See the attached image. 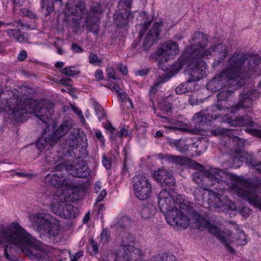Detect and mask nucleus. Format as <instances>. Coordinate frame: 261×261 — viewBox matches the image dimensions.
<instances>
[{
  "label": "nucleus",
  "mask_w": 261,
  "mask_h": 261,
  "mask_svg": "<svg viewBox=\"0 0 261 261\" xmlns=\"http://www.w3.org/2000/svg\"><path fill=\"white\" fill-rule=\"evenodd\" d=\"M8 243L19 248L31 259L52 261L51 254L42 251L40 242L32 237L18 223L0 225V244Z\"/></svg>",
  "instance_id": "nucleus-1"
},
{
  "label": "nucleus",
  "mask_w": 261,
  "mask_h": 261,
  "mask_svg": "<svg viewBox=\"0 0 261 261\" xmlns=\"http://www.w3.org/2000/svg\"><path fill=\"white\" fill-rule=\"evenodd\" d=\"M193 179L195 182L201 186L213 190H219L222 192L224 186L223 183L229 186L238 195L243 196L248 199L249 201L255 205L258 203L253 200L252 198L248 197L245 190L242 188H247L248 185L241 180V178L233 174L224 172L218 168H212L205 171L204 173L196 171L192 175Z\"/></svg>",
  "instance_id": "nucleus-2"
},
{
  "label": "nucleus",
  "mask_w": 261,
  "mask_h": 261,
  "mask_svg": "<svg viewBox=\"0 0 261 261\" xmlns=\"http://www.w3.org/2000/svg\"><path fill=\"white\" fill-rule=\"evenodd\" d=\"M161 211L165 214L167 222L171 225H179L186 228L189 225V218L185 214L191 207V202L185 200L181 195L174 197L169 191L164 189L158 197Z\"/></svg>",
  "instance_id": "nucleus-3"
},
{
  "label": "nucleus",
  "mask_w": 261,
  "mask_h": 261,
  "mask_svg": "<svg viewBox=\"0 0 261 261\" xmlns=\"http://www.w3.org/2000/svg\"><path fill=\"white\" fill-rule=\"evenodd\" d=\"M46 106L38 110L36 108V102L32 99H22L16 93H12V96L6 101V106L12 111V115L16 121H25L27 115L34 113L35 116L45 124L49 123L54 112L53 104L49 101L45 102Z\"/></svg>",
  "instance_id": "nucleus-4"
},
{
  "label": "nucleus",
  "mask_w": 261,
  "mask_h": 261,
  "mask_svg": "<svg viewBox=\"0 0 261 261\" xmlns=\"http://www.w3.org/2000/svg\"><path fill=\"white\" fill-rule=\"evenodd\" d=\"M247 54L244 53H234L227 61L226 69L224 70L239 82L240 85L243 86L245 83V77L250 75L248 73L249 67L247 64Z\"/></svg>",
  "instance_id": "nucleus-5"
},
{
  "label": "nucleus",
  "mask_w": 261,
  "mask_h": 261,
  "mask_svg": "<svg viewBox=\"0 0 261 261\" xmlns=\"http://www.w3.org/2000/svg\"><path fill=\"white\" fill-rule=\"evenodd\" d=\"M189 42L190 46L187 49L184 55L186 57L207 58L208 55H211L210 49L205 50L208 42V37L203 32H194L192 34Z\"/></svg>",
  "instance_id": "nucleus-6"
},
{
  "label": "nucleus",
  "mask_w": 261,
  "mask_h": 261,
  "mask_svg": "<svg viewBox=\"0 0 261 261\" xmlns=\"http://www.w3.org/2000/svg\"><path fill=\"white\" fill-rule=\"evenodd\" d=\"M240 85L239 82L232 77L224 70L212 78L206 84L207 89L213 92H217L222 89L232 88L237 90Z\"/></svg>",
  "instance_id": "nucleus-7"
},
{
  "label": "nucleus",
  "mask_w": 261,
  "mask_h": 261,
  "mask_svg": "<svg viewBox=\"0 0 261 261\" xmlns=\"http://www.w3.org/2000/svg\"><path fill=\"white\" fill-rule=\"evenodd\" d=\"M38 227L49 237L59 234L60 229L59 221L48 213H41L35 218Z\"/></svg>",
  "instance_id": "nucleus-8"
},
{
  "label": "nucleus",
  "mask_w": 261,
  "mask_h": 261,
  "mask_svg": "<svg viewBox=\"0 0 261 261\" xmlns=\"http://www.w3.org/2000/svg\"><path fill=\"white\" fill-rule=\"evenodd\" d=\"M132 188L136 197L145 200L150 197L152 187L148 178L144 175H137L132 179Z\"/></svg>",
  "instance_id": "nucleus-9"
},
{
  "label": "nucleus",
  "mask_w": 261,
  "mask_h": 261,
  "mask_svg": "<svg viewBox=\"0 0 261 261\" xmlns=\"http://www.w3.org/2000/svg\"><path fill=\"white\" fill-rule=\"evenodd\" d=\"M55 168L58 171L65 169L72 176L76 177L87 178L90 174V170L83 160H77L70 165L60 163L56 165Z\"/></svg>",
  "instance_id": "nucleus-10"
},
{
  "label": "nucleus",
  "mask_w": 261,
  "mask_h": 261,
  "mask_svg": "<svg viewBox=\"0 0 261 261\" xmlns=\"http://www.w3.org/2000/svg\"><path fill=\"white\" fill-rule=\"evenodd\" d=\"M211 133L215 135H224L228 137V143L231 144L235 153H241L244 147V140L238 137L241 131L238 129H228L218 127L211 130Z\"/></svg>",
  "instance_id": "nucleus-11"
},
{
  "label": "nucleus",
  "mask_w": 261,
  "mask_h": 261,
  "mask_svg": "<svg viewBox=\"0 0 261 261\" xmlns=\"http://www.w3.org/2000/svg\"><path fill=\"white\" fill-rule=\"evenodd\" d=\"M184 56L189 63L186 70L190 74L189 79L193 82H196L202 79L205 74L206 68V65L202 59L206 58H191L186 57V55Z\"/></svg>",
  "instance_id": "nucleus-12"
},
{
  "label": "nucleus",
  "mask_w": 261,
  "mask_h": 261,
  "mask_svg": "<svg viewBox=\"0 0 261 261\" xmlns=\"http://www.w3.org/2000/svg\"><path fill=\"white\" fill-rule=\"evenodd\" d=\"M45 182L56 188L66 187L80 192L84 190L83 185L72 184L69 178H66L61 172H53L47 174L44 179Z\"/></svg>",
  "instance_id": "nucleus-13"
},
{
  "label": "nucleus",
  "mask_w": 261,
  "mask_h": 261,
  "mask_svg": "<svg viewBox=\"0 0 261 261\" xmlns=\"http://www.w3.org/2000/svg\"><path fill=\"white\" fill-rule=\"evenodd\" d=\"M115 261H137L141 259V252L129 244H121L116 251Z\"/></svg>",
  "instance_id": "nucleus-14"
},
{
  "label": "nucleus",
  "mask_w": 261,
  "mask_h": 261,
  "mask_svg": "<svg viewBox=\"0 0 261 261\" xmlns=\"http://www.w3.org/2000/svg\"><path fill=\"white\" fill-rule=\"evenodd\" d=\"M194 217L196 220V222L200 226L206 228L210 233L216 236L219 240L224 245L229 252L231 253L234 252V249L227 243L226 238L224 233L217 226L211 224L210 222L195 212L194 214Z\"/></svg>",
  "instance_id": "nucleus-15"
},
{
  "label": "nucleus",
  "mask_w": 261,
  "mask_h": 261,
  "mask_svg": "<svg viewBox=\"0 0 261 261\" xmlns=\"http://www.w3.org/2000/svg\"><path fill=\"white\" fill-rule=\"evenodd\" d=\"M259 95V91L255 89L244 90L239 95L238 104L232 108L231 111L234 112L236 111L240 110L241 108L244 109L250 108Z\"/></svg>",
  "instance_id": "nucleus-16"
},
{
  "label": "nucleus",
  "mask_w": 261,
  "mask_h": 261,
  "mask_svg": "<svg viewBox=\"0 0 261 261\" xmlns=\"http://www.w3.org/2000/svg\"><path fill=\"white\" fill-rule=\"evenodd\" d=\"M104 10L103 7L99 3L92 2L90 5L84 20L85 24L89 28L90 30L93 31V28L97 25Z\"/></svg>",
  "instance_id": "nucleus-17"
},
{
  "label": "nucleus",
  "mask_w": 261,
  "mask_h": 261,
  "mask_svg": "<svg viewBox=\"0 0 261 261\" xmlns=\"http://www.w3.org/2000/svg\"><path fill=\"white\" fill-rule=\"evenodd\" d=\"M231 89V90H223L217 93V101L216 103L211 106V110L214 113L217 110L219 112L217 113H221L222 115L221 112L222 111L227 110L229 109V105L227 104V101L232 96L234 90Z\"/></svg>",
  "instance_id": "nucleus-18"
},
{
  "label": "nucleus",
  "mask_w": 261,
  "mask_h": 261,
  "mask_svg": "<svg viewBox=\"0 0 261 261\" xmlns=\"http://www.w3.org/2000/svg\"><path fill=\"white\" fill-rule=\"evenodd\" d=\"M224 189V188L222 192L219 190H213L212 194L208 199L210 207L216 212L227 213L230 208L229 205L224 202L219 197L220 195L223 194Z\"/></svg>",
  "instance_id": "nucleus-19"
},
{
  "label": "nucleus",
  "mask_w": 261,
  "mask_h": 261,
  "mask_svg": "<svg viewBox=\"0 0 261 261\" xmlns=\"http://www.w3.org/2000/svg\"><path fill=\"white\" fill-rule=\"evenodd\" d=\"M241 180L246 182L248 185V187H247V188H244V187H242V189L245 190V191L246 192V193L248 194V197L252 198V199H253L255 202L258 203V205H255L251 203L249 201L248 199L247 198L244 197L243 196H241L240 195L238 196L242 198L247 200L251 205L254 206L255 207L261 209V195L260 194V193L261 192V182L255 186L242 178H241Z\"/></svg>",
  "instance_id": "nucleus-20"
},
{
  "label": "nucleus",
  "mask_w": 261,
  "mask_h": 261,
  "mask_svg": "<svg viewBox=\"0 0 261 261\" xmlns=\"http://www.w3.org/2000/svg\"><path fill=\"white\" fill-rule=\"evenodd\" d=\"M68 13H70L75 17L86 18L87 10L83 0H69L66 4Z\"/></svg>",
  "instance_id": "nucleus-21"
},
{
  "label": "nucleus",
  "mask_w": 261,
  "mask_h": 261,
  "mask_svg": "<svg viewBox=\"0 0 261 261\" xmlns=\"http://www.w3.org/2000/svg\"><path fill=\"white\" fill-rule=\"evenodd\" d=\"M85 141H86V137L83 133L81 134L79 129L73 128L70 131L68 138L65 142L66 145L68 146L71 150L80 146L83 147L87 144Z\"/></svg>",
  "instance_id": "nucleus-22"
},
{
  "label": "nucleus",
  "mask_w": 261,
  "mask_h": 261,
  "mask_svg": "<svg viewBox=\"0 0 261 261\" xmlns=\"http://www.w3.org/2000/svg\"><path fill=\"white\" fill-rule=\"evenodd\" d=\"M164 159L170 163L179 166H187L191 168L199 169L202 166L199 163L186 156L175 155L171 154H166Z\"/></svg>",
  "instance_id": "nucleus-23"
},
{
  "label": "nucleus",
  "mask_w": 261,
  "mask_h": 261,
  "mask_svg": "<svg viewBox=\"0 0 261 261\" xmlns=\"http://www.w3.org/2000/svg\"><path fill=\"white\" fill-rule=\"evenodd\" d=\"M178 53L179 48L177 43L171 40L163 44L156 51V54L159 56H163L165 61H168V59L165 57L166 55H174Z\"/></svg>",
  "instance_id": "nucleus-24"
},
{
  "label": "nucleus",
  "mask_w": 261,
  "mask_h": 261,
  "mask_svg": "<svg viewBox=\"0 0 261 261\" xmlns=\"http://www.w3.org/2000/svg\"><path fill=\"white\" fill-rule=\"evenodd\" d=\"M162 25L161 22H156L153 24L151 30L147 33L144 40L143 48L147 50L154 43L155 39L160 34V28Z\"/></svg>",
  "instance_id": "nucleus-25"
},
{
  "label": "nucleus",
  "mask_w": 261,
  "mask_h": 261,
  "mask_svg": "<svg viewBox=\"0 0 261 261\" xmlns=\"http://www.w3.org/2000/svg\"><path fill=\"white\" fill-rule=\"evenodd\" d=\"M221 116V113L211 114L210 116L209 112L206 113L202 111L199 113H196L193 116V119L195 121L196 125H197L199 128L202 129V127H201V126L203 125L204 123H205L207 121H210L212 119H216Z\"/></svg>",
  "instance_id": "nucleus-26"
},
{
  "label": "nucleus",
  "mask_w": 261,
  "mask_h": 261,
  "mask_svg": "<svg viewBox=\"0 0 261 261\" xmlns=\"http://www.w3.org/2000/svg\"><path fill=\"white\" fill-rule=\"evenodd\" d=\"M224 122L228 124L230 126H255V122L252 120V119L248 115L240 116L233 119L231 117H227L224 120Z\"/></svg>",
  "instance_id": "nucleus-27"
},
{
  "label": "nucleus",
  "mask_w": 261,
  "mask_h": 261,
  "mask_svg": "<svg viewBox=\"0 0 261 261\" xmlns=\"http://www.w3.org/2000/svg\"><path fill=\"white\" fill-rule=\"evenodd\" d=\"M50 128L53 129V125H47L46 128L43 130V132L41 138L36 143V146L38 149L41 150L44 149L48 143H50L51 145H53L56 142L55 140H53L52 136L50 133Z\"/></svg>",
  "instance_id": "nucleus-28"
},
{
  "label": "nucleus",
  "mask_w": 261,
  "mask_h": 261,
  "mask_svg": "<svg viewBox=\"0 0 261 261\" xmlns=\"http://www.w3.org/2000/svg\"><path fill=\"white\" fill-rule=\"evenodd\" d=\"M53 125V129L50 128V133L52 136L53 140L57 142V140L64 136L72 127V124L70 121H64L60 126L56 129H55L54 124H50Z\"/></svg>",
  "instance_id": "nucleus-29"
},
{
  "label": "nucleus",
  "mask_w": 261,
  "mask_h": 261,
  "mask_svg": "<svg viewBox=\"0 0 261 261\" xmlns=\"http://www.w3.org/2000/svg\"><path fill=\"white\" fill-rule=\"evenodd\" d=\"M211 51V55L212 54V51L219 55H222V56L218 60H215L213 63L214 66H218L220 63L223 62L226 57L228 55V50L227 46L222 44H218L212 46L211 48L209 49Z\"/></svg>",
  "instance_id": "nucleus-30"
},
{
  "label": "nucleus",
  "mask_w": 261,
  "mask_h": 261,
  "mask_svg": "<svg viewBox=\"0 0 261 261\" xmlns=\"http://www.w3.org/2000/svg\"><path fill=\"white\" fill-rule=\"evenodd\" d=\"M133 18V15L118 10H116L114 15V21L119 28L123 27L124 24H126L129 19Z\"/></svg>",
  "instance_id": "nucleus-31"
},
{
  "label": "nucleus",
  "mask_w": 261,
  "mask_h": 261,
  "mask_svg": "<svg viewBox=\"0 0 261 261\" xmlns=\"http://www.w3.org/2000/svg\"><path fill=\"white\" fill-rule=\"evenodd\" d=\"M157 116L162 119V121H168L169 125H165L164 127L165 128L172 130L173 132L180 130L182 129V127L183 126V123L182 122L176 119H170L169 118H167L166 117L162 116L159 115H158Z\"/></svg>",
  "instance_id": "nucleus-32"
},
{
  "label": "nucleus",
  "mask_w": 261,
  "mask_h": 261,
  "mask_svg": "<svg viewBox=\"0 0 261 261\" xmlns=\"http://www.w3.org/2000/svg\"><path fill=\"white\" fill-rule=\"evenodd\" d=\"M62 211L61 217L64 219L74 218L79 213V209L76 207L66 203Z\"/></svg>",
  "instance_id": "nucleus-33"
},
{
  "label": "nucleus",
  "mask_w": 261,
  "mask_h": 261,
  "mask_svg": "<svg viewBox=\"0 0 261 261\" xmlns=\"http://www.w3.org/2000/svg\"><path fill=\"white\" fill-rule=\"evenodd\" d=\"M171 146L181 153H185L189 151V144L185 139L174 140L169 142Z\"/></svg>",
  "instance_id": "nucleus-34"
},
{
  "label": "nucleus",
  "mask_w": 261,
  "mask_h": 261,
  "mask_svg": "<svg viewBox=\"0 0 261 261\" xmlns=\"http://www.w3.org/2000/svg\"><path fill=\"white\" fill-rule=\"evenodd\" d=\"M247 64L249 67L248 73H250L254 70L256 66L258 65L261 62V57L258 56H254L252 54H247Z\"/></svg>",
  "instance_id": "nucleus-35"
},
{
  "label": "nucleus",
  "mask_w": 261,
  "mask_h": 261,
  "mask_svg": "<svg viewBox=\"0 0 261 261\" xmlns=\"http://www.w3.org/2000/svg\"><path fill=\"white\" fill-rule=\"evenodd\" d=\"M42 11L44 16H47L54 10V1L62 2V0H41Z\"/></svg>",
  "instance_id": "nucleus-36"
},
{
  "label": "nucleus",
  "mask_w": 261,
  "mask_h": 261,
  "mask_svg": "<svg viewBox=\"0 0 261 261\" xmlns=\"http://www.w3.org/2000/svg\"><path fill=\"white\" fill-rule=\"evenodd\" d=\"M155 208L151 204L143 205L141 208V216L143 219H149L154 215Z\"/></svg>",
  "instance_id": "nucleus-37"
},
{
  "label": "nucleus",
  "mask_w": 261,
  "mask_h": 261,
  "mask_svg": "<svg viewBox=\"0 0 261 261\" xmlns=\"http://www.w3.org/2000/svg\"><path fill=\"white\" fill-rule=\"evenodd\" d=\"M192 82L189 79L185 83L179 85L175 88V92L178 94H185L192 91L193 89Z\"/></svg>",
  "instance_id": "nucleus-38"
},
{
  "label": "nucleus",
  "mask_w": 261,
  "mask_h": 261,
  "mask_svg": "<svg viewBox=\"0 0 261 261\" xmlns=\"http://www.w3.org/2000/svg\"><path fill=\"white\" fill-rule=\"evenodd\" d=\"M130 219L126 216L122 217L115 225L118 231H122L127 229L131 225Z\"/></svg>",
  "instance_id": "nucleus-39"
},
{
  "label": "nucleus",
  "mask_w": 261,
  "mask_h": 261,
  "mask_svg": "<svg viewBox=\"0 0 261 261\" xmlns=\"http://www.w3.org/2000/svg\"><path fill=\"white\" fill-rule=\"evenodd\" d=\"M171 173L166 169H159L153 173V178L161 185Z\"/></svg>",
  "instance_id": "nucleus-40"
},
{
  "label": "nucleus",
  "mask_w": 261,
  "mask_h": 261,
  "mask_svg": "<svg viewBox=\"0 0 261 261\" xmlns=\"http://www.w3.org/2000/svg\"><path fill=\"white\" fill-rule=\"evenodd\" d=\"M169 80V77L167 76L165 72H163L161 76H159L155 83H154L153 87H152L150 91L151 94H155L158 91V88L160 85L166 82Z\"/></svg>",
  "instance_id": "nucleus-41"
},
{
  "label": "nucleus",
  "mask_w": 261,
  "mask_h": 261,
  "mask_svg": "<svg viewBox=\"0 0 261 261\" xmlns=\"http://www.w3.org/2000/svg\"><path fill=\"white\" fill-rule=\"evenodd\" d=\"M211 194V189L210 190V191H209L207 190H205V189H202L201 188H196L193 192V195L195 199L198 201L200 200H204L207 195H208L210 197V195Z\"/></svg>",
  "instance_id": "nucleus-42"
},
{
  "label": "nucleus",
  "mask_w": 261,
  "mask_h": 261,
  "mask_svg": "<svg viewBox=\"0 0 261 261\" xmlns=\"http://www.w3.org/2000/svg\"><path fill=\"white\" fill-rule=\"evenodd\" d=\"M132 0H120L116 10L130 14V9L132 6Z\"/></svg>",
  "instance_id": "nucleus-43"
},
{
  "label": "nucleus",
  "mask_w": 261,
  "mask_h": 261,
  "mask_svg": "<svg viewBox=\"0 0 261 261\" xmlns=\"http://www.w3.org/2000/svg\"><path fill=\"white\" fill-rule=\"evenodd\" d=\"M7 33L10 37L14 38L17 41L23 42L25 40L24 35L21 33L20 30L8 29Z\"/></svg>",
  "instance_id": "nucleus-44"
},
{
  "label": "nucleus",
  "mask_w": 261,
  "mask_h": 261,
  "mask_svg": "<svg viewBox=\"0 0 261 261\" xmlns=\"http://www.w3.org/2000/svg\"><path fill=\"white\" fill-rule=\"evenodd\" d=\"M237 154L230 159L229 168H238L243 164L244 157L241 153H236Z\"/></svg>",
  "instance_id": "nucleus-45"
},
{
  "label": "nucleus",
  "mask_w": 261,
  "mask_h": 261,
  "mask_svg": "<svg viewBox=\"0 0 261 261\" xmlns=\"http://www.w3.org/2000/svg\"><path fill=\"white\" fill-rule=\"evenodd\" d=\"M66 203V202L63 201H53L50 205L51 210L55 214L61 216L62 212V208L64 209Z\"/></svg>",
  "instance_id": "nucleus-46"
},
{
  "label": "nucleus",
  "mask_w": 261,
  "mask_h": 261,
  "mask_svg": "<svg viewBox=\"0 0 261 261\" xmlns=\"http://www.w3.org/2000/svg\"><path fill=\"white\" fill-rule=\"evenodd\" d=\"M153 261H176L175 256L169 253H162L154 256L152 258Z\"/></svg>",
  "instance_id": "nucleus-47"
},
{
  "label": "nucleus",
  "mask_w": 261,
  "mask_h": 261,
  "mask_svg": "<svg viewBox=\"0 0 261 261\" xmlns=\"http://www.w3.org/2000/svg\"><path fill=\"white\" fill-rule=\"evenodd\" d=\"M175 184V180L171 174L170 175L165 181L161 185L163 188H168L169 192H172V190H173V187H174Z\"/></svg>",
  "instance_id": "nucleus-48"
},
{
  "label": "nucleus",
  "mask_w": 261,
  "mask_h": 261,
  "mask_svg": "<svg viewBox=\"0 0 261 261\" xmlns=\"http://www.w3.org/2000/svg\"><path fill=\"white\" fill-rule=\"evenodd\" d=\"M171 97V96L167 97L163 102L160 104V108L165 113L170 112L172 110Z\"/></svg>",
  "instance_id": "nucleus-49"
},
{
  "label": "nucleus",
  "mask_w": 261,
  "mask_h": 261,
  "mask_svg": "<svg viewBox=\"0 0 261 261\" xmlns=\"http://www.w3.org/2000/svg\"><path fill=\"white\" fill-rule=\"evenodd\" d=\"M246 131L251 135L261 138V125L255 123V126L249 129H246Z\"/></svg>",
  "instance_id": "nucleus-50"
},
{
  "label": "nucleus",
  "mask_w": 261,
  "mask_h": 261,
  "mask_svg": "<svg viewBox=\"0 0 261 261\" xmlns=\"http://www.w3.org/2000/svg\"><path fill=\"white\" fill-rule=\"evenodd\" d=\"M94 109L99 120H101L106 116V113L103 108L100 105L95 102L94 103Z\"/></svg>",
  "instance_id": "nucleus-51"
},
{
  "label": "nucleus",
  "mask_w": 261,
  "mask_h": 261,
  "mask_svg": "<svg viewBox=\"0 0 261 261\" xmlns=\"http://www.w3.org/2000/svg\"><path fill=\"white\" fill-rule=\"evenodd\" d=\"M62 73L69 76H72L75 74H77L79 73L80 71L75 69L74 67L69 66L68 67H66L63 68L62 70Z\"/></svg>",
  "instance_id": "nucleus-52"
},
{
  "label": "nucleus",
  "mask_w": 261,
  "mask_h": 261,
  "mask_svg": "<svg viewBox=\"0 0 261 261\" xmlns=\"http://www.w3.org/2000/svg\"><path fill=\"white\" fill-rule=\"evenodd\" d=\"M89 63L93 65H97L101 63V61L99 59L97 55L90 53L89 55Z\"/></svg>",
  "instance_id": "nucleus-53"
},
{
  "label": "nucleus",
  "mask_w": 261,
  "mask_h": 261,
  "mask_svg": "<svg viewBox=\"0 0 261 261\" xmlns=\"http://www.w3.org/2000/svg\"><path fill=\"white\" fill-rule=\"evenodd\" d=\"M134 237L133 234L124 232V236H122V244H128L134 241Z\"/></svg>",
  "instance_id": "nucleus-54"
},
{
  "label": "nucleus",
  "mask_w": 261,
  "mask_h": 261,
  "mask_svg": "<svg viewBox=\"0 0 261 261\" xmlns=\"http://www.w3.org/2000/svg\"><path fill=\"white\" fill-rule=\"evenodd\" d=\"M206 140V138L203 139L197 144L196 147L199 151L203 152L207 149L208 144Z\"/></svg>",
  "instance_id": "nucleus-55"
},
{
  "label": "nucleus",
  "mask_w": 261,
  "mask_h": 261,
  "mask_svg": "<svg viewBox=\"0 0 261 261\" xmlns=\"http://www.w3.org/2000/svg\"><path fill=\"white\" fill-rule=\"evenodd\" d=\"M100 242L103 244L109 241V232L108 229L105 228L102 230L100 236Z\"/></svg>",
  "instance_id": "nucleus-56"
},
{
  "label": "nucleus",
  "mask_w": 261,
  "mask_h": 261,
  "mask_svg": "<svg viewBox=\"0 0 261 261\" xmlns=\"http://www.w3.org/2000/svg\"><path fill=\"white\" fill-rule=\"evenodd\" d=\"M102 164L107 169H110L112 167L111 160L108 158L105 154H103Z\"/></svg>",
  "instance_id": "nucleus-57"
},
{
  "label": "nucleus",
  "mask_w": 261,
  "mask_h": 261,
  "mask_svg": "<svg viewBox=\"0 0 261 261\" xmlns=\"http://www.w3.org/2000/svg\"><path fill=\"white\" fill-rule=\"evenodd\" d=\"M247 243L246 237L245 234L241 232L239 234L237 239V244L239 245H245Z\"/></svg>",
  "instance_id": "nucleus-58"
},
{
  "label": "nucleus",
  "mask_w": 261,
  "mask_h": 261,
  "mask_svg": "<svg viewBox=\"0 0 261 261\" xmlns=\"http://www.w3.org/2000/svg\"><path fill=\"white\" fill-rule=\"evenodd\" d=\"M72 110L79 117V118H80L81 121L82 123H84L85 122V119L83 115V113H82V111L80 109H79L78 108L74 107V106L72 107Z\"/></svg>",
  "instance_id": "nucleus-59"
},
{
  "label": "nucleus",
  "mask_w": 261,
  "mask_h": 261,
  "mask_svg": "<svg viewBox=\"0 0 261 261\" xmlns=\"http://www.w3.org/2000/svg\"><path fill=\"white\" fill-rule=\"evenodd\" d=\"M239 212L244 217L247 218L250 215L251 211L249 208L244 206L239 210Z\"/></svg>",
  "instance_id": "nucleus-60"
},
{
  "label": "nucleus",
  "mask_w": 261,
  "mask_h": 261,
  "mask_svg": "<svg viewBox=\"0 0 261 261\" xmlns=\"http://www.w3.org/2000/svg\"><path fill=\"white\" fill-rule=\"evenodd\" d=\"M251 164L254 169L261 173V162H256L255 160H252Z\"/></svg>",
  "instance_id": "nucleus-61"
},
{
  "label": "nucleus",
  "mask_w": 261,
  "mask_h": 261,
  "mask_svg": "<svg viewBox=\"0 0 261 261\" xmlns=\"http://www.w3.org/2000/svg\"><path fill=\"white\" fill-rule=\"evenodd\" d=\"M106 195H107L106 191L105 190H102L100 192V193L99 194L98 196L97 197L96 199V203H98V202L101 201L104 199V198L106 197Z\"/></svg>",
  "instance_id": "nucleus-62"
},
{
  "label": "nucleus",
  "mask_w": 261,
  "mask_h": 261,
  "mask_svg": "<svg viewBox=\"0 0 261 261\" xmlns=\"http://www.w3.org/2000/svg\"><path fill=\"white\" fill-rule=\"evenodd\" d=\"M27 56L28 54L27 51L24 50H21L18 55L17 60L19 61H23L27 58Z\"/></svg>",
  "instance_id": "nucleus-63"
},
{
  "label": "nucleus",
  "mask_w": 261,
  "mask_h": 261,
  "mask_svg": "<svg viewBox=\"0 0 261 261\" xmlns=\"http://www.w3.org/2000/svg\"><path fill=\"white\" fill-rule=\"evenodd\" d=\"M118 69L120 72H121L124 75L127 74L128 72V69L126 65L122 64L121 63H120L118 66Z\"/></svg>",
  "instance_id": "nucleus-64"
}]
</instances>
